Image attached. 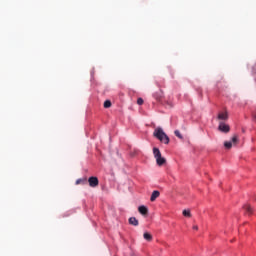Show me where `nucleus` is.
Listing matches in <instances>:
<instances>
[{
    "instance_id": "2eb2a0df",
    "label": "nucleus",
    "mask_w": 256,
    "mask_h": 256,
    "mask_svg": "<svg viewBox=\"0 0 256 256\" xmlns=\"http://www.w3.org/2000/svg\"><path fill=\"white\" fill-rule=\"evenodd\" d=\"M86 180L84 179H78L76 180V185H81V183H84Z\"/></svg>"
},
{
    "instance_id": "4468645a",
    "label": "nucleus",
    "mask_w": 256,
    "mask_h": 256,
    "mask_svg": "<svg viewBox=\"0 0 256 256\" xmlns=\"http://www.w3.org/2000/svg\"><path fill=\"white\" fill-rule=\"evenodd\" d=\"M109 107H111V102H110L109 100H106V101L104 102V108H105V109H109Z\"/></svg>"
},
{
    "instance_id": "f257e3e1",
    "label": "nucleus",
    "mask_w": 256,
    "mask_h": 256,
    "mask_svg": "<svg viewBox=\"0 0 256 256\" xmlns=\"http://www.w3.org/2000/svg\"><path fill=\"white\" fill-rule=\"evenodd\" d=\"M153 135L156 137V139H158L159 141H161V143H164V145H169V136H167V134H165V132L163 131V128H156L153 132Z\"/></svg>"
},
{
    "instance_id": "dca6fc26",
    "label": "nucleus",
    "mask_w": 256,
    "mask_h": 256,
    "mask_svg": "<svg viewBox=\"0 0 256 256\" xmlns=\"http://www.w3.org/2000/svg\"><path fill=\"white\" fill-rule=\"evenodd\" d=\"M137 103L138 105H143L144 103L143 98H138Z\"/></svg>"
},
{
    "instance_id": "a211bd4d",
    "label": "nucleus",
    "mask_w": 256,
    "mask_h": 256,
    "mask_svg": "<svg viewBox=\"0 0 256 256\" xmlns=\"http://www.w3.org/2000/svg\"><path fill=\"white\" fill-rule=\"evenodd\" d=\"M253 119L256 121V112L253 114Z\"/></svg>"
},
{
    "instance_id": "6e6552de",
    "label": "nucleus",
    "mask_w": 256,
    "mask_h": 256,
    "mask_svg": "<svg viewBox=\"0 0 256 256\" xmlns=\"http://www.w3.org/2000/svg\"><path fill=\"white\" fill-rule=\"evenodd\" d=\"M161 195V193L159 192V191H157V190H154L153 192H152V195H151V197H150V201H156V199L159 197Z\"/></svg>"
},
{
    "instance_id": "423d86ee",
    "label": "nucleus",
    "mask_w": 256,
    "mask_h": 256,
    "mask_svg": "<svg viewBox=\"0 0 256 256\" xmlns=\"http://www.w3.org/2000/svg\"><path fill=\"white\" fill-rule=\"evenodd\" d=\"M220 121H227L229 119V115L227 112H220L217 117Z\"/></svg>"
},
{
    "instance_id": "9b49d317",
    "label": "nucleus",
    "mask_w": 256,
    "mask_h": 256,
    "mask_svg": "<svg viewBox=\"0 0 256 256\" xmlns=\"http://www.w3.org/2000/svg\"><path fill=\"white\" fill-rule=\"evenodd\" d=\"M143 237L146 241H153V236L149 232L144 233Z\"/></svg>"
},
{
    "instance_id": "ddd939ff",
    "label": "nucleus",
    "mask_w": 256,
    "mask_h": 256,
    "mask_svg": "<svg viewBox=\"0 0 256 256\" xmlns=\"http://www.w3.org/2000/svg\"><path fill=\"white\" fill-rule=\"evenodd\" d=\"M184 217H191V210H183Z\"/></svg>"
},
{
    "instance_id": "1a4fd4ad",
    "label": "nucleus",
    "mask_w": 256,
    "mask_h": 256,
    "mask_svg": "<svg viewBox=\"0 0 256 256\" xmlns=\"http://www.w3.org/2000/svg\"><path fill=\"white\" fill-rule=\"evenodd\" d=\"M129 224L133 225L134 227H137L139 225V220H137V218H135V217H130Z\"/></svg>"
},
{
    "instance_id": "7ed1b4c3",
    "label": "nucleus",
    "mask_w": 256,
    "mask_h": 256,
    "mask_svg": "<svg viewBox=\"0 0 256 256\" xmlns=\"http://www.w3.org/2000/svg\"><path fill=\"white\" fill-rule=\"evenodd\" d=\"M237 143H239V137L237 135H234L232 137V141L224 142V147L225 149H231V147H233V145H237Z\"/></svg>"
},
{
    "instance_id": "f03ea898",
    "label": "nucleus",
    "mask_w": 256,
    "mask_h": 256,
    "mask_svg": "<svg viewBox=\"0 0 256 256\" xmlns=\"http://www.w3.org/2000/svg\"><path fill=\"white\" fill-rule=\"evenodd\" d=\"M153 155L159 167H162V165H165V163H167V160L161 156V151L159 150V148H153Z\"/></svg>"
},
{
    "instance_id": "39448f33",
    "label": "nucleus",
    "mask_w": 256,
    "mask_h": 256,
    "mask_svg": "<svg viewBox=\"0 0 256 256\" xmlns=\"http://www.w3.org/2000/svg\"><path fill=\"white\" fill-rule=\"evenodd\" d=\"M88 183L91 187H98L99 186V179L95 176H92L88 179Z\"/></svg>"
},
{
    "instance_id": "f3484780",
    "label": "nucleus",
    "mask_w": 256,
    "mask_h": 256,
    "mask_svg": "<svg viewBox=\"0 0 256 256\" xmlns=\"http://www.w3.org/2000/svg\"><path fill=\"white\" fill-rule=\"evenodd\" d=\"M154 97L157 99V101L161 99V96H155V94H154Z\"/></svg>"
},
{
    "instance_id": "f8f14e48",
    "label": "nucleus",
    "mask_w": 256,
    "mask_h": 256,
    "mask_svg": "<svg viewBox=\"0 0 256 256\" xmlns=\"http://www.w3.org/2000/svg\"><path fill=\"white\" fill-rule=\"evenodd\" d=\"M174 135H176V137H178V139H183V135H181V132L179 130H175Z\"/></svg>"
},
{
    "instance_id": "6ab92c4d",
    "label": "nucleus",
    "mask_w": 256,
    "mask_h": 256,
    "mask_svg": "<svg viewBox=\"0 0 256 256\" xmlns=\"http://www.w3.org/2000/svg\"><path fill=\"white\" fill-rule=\"evenodd\" d=\"M193 229H195L197 231L199 229V227L193 226Z\"/></svg>"
},
{
    "instance_id": "0eeeda50",
    "label": "nucleus",
    "mask_w": 256,
    "mask_h": 256,
    "mask_svg": "<svg viewBox=\"0 0 256 256\" xmlns=\"http://www.w3.org/2000/svg\"><path fill=\"white\" fill-rule=\"evenodd\" d=\"M138 211L141 215H148L149 209H147L146 206H140L138 207Z\"/></svg>"
},
{
    "instance_id": "20e7f679",
    "label": "nucleus",
    "mask_w": 256,
    "mask_h": 256,
    "mask_svg": "<svg viewBox=\"0 0 256 256\" xmlns=\"http://www.w3.org/2000/svg\"><path fill=\"white\" fill-rule=\"evenodd\" d=\"M218 129L221 131V133H229V131H231V128L229 125L225 124V122H220Z\"/></svg>"
},
{
    "instance_id": "9d476101",
    "label": "nucleus",
    "mask_w": 256,
    "mask_h": 256,
    "mask_svg": "<svg viewBox=\"0 0 256 256\" xmlns=\"http://www.w3.org/2000/svg\"><path fill=\"white\" fill-rule=\"evenodd\" d=\"M243 209H245V211H246V213H248V215H253V208L251 207V205L245 204Z\"/></svg>"
}]
</instances>
